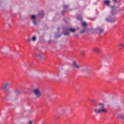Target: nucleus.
<instances>
[{
    "label": "nucleus",
    "instance_id": "1",
    "mask_svg": "<svg viewBox=\"0 0 124 124\" xmlns=\"http://www.w3.org/2000/svg\"><path fill=\"white\" fill-rule=\"evenodd\" d=\"M99 105L100 106V109H94V112H95L96 114H100L101 112H102L103 113H106V112H107V110L106 109V108H105V107H104V104L99 103Z\"/></svg>",
    "mask_w": 124,
    "mask_h": 124
},
{
    "label": "nucleus",
    "instance_id": "2",
    "mask_svg": "<svg viewBox=\"0 0 124 124\" xmlns=\"http://www.w3.org/2000/svg\"><path fill=\"white\" fill-rule=\"evenodd\" d=\"M70 31H71V32H75V31H76V30L73 28H69L68 27H65L63 29V33L64 35L68 36V35L70 34V33L69 32Z\"/></svg>",
    "mask_w": 124,
    "mask_h": 124
},
{
    "label": "nucleus",
    "instance_id": "3",
    "mask_svg": "<svg viewBox=\"0 0 124 124\" xmlns=\"http://www.w3.org/2000/svg\"><path fill=\"white\" fill-rule=\"evenodd\" d=\"M12 84L11 83L9 82H5L2 87V89L4 90V91H9L10 88H11Z\"/></svg>",
    "mask_w": 124,
    "mask_h": 124
},
{
    "label": "nucleus",
    "instance_id": "4",
    "mask_svg": "<svg viewBox=\"0 0 124 124\" xmlns=\"http://www.w3.org/2000/svg\"><path fill=\"white\" fill-rule=\"evenodd\" d=\"M106 21H107V22H108L109 23H114V22L116 21V18H115L114 16H108L106 18Z\"/></svg>",
    "mask_w": 124,
    "mask_h": 124
},
{
    "label": "nucleus",
    "instance_id": "5",
    "mask_svg": "<svg viewBox=\"0 0 124 124\" xmlns=\"http://www.w3.org/2000/svg\"><path fill=\"white\" fill-rule=\"evenodd\" d=\"M33 93L36 97L38 98L41 96V92H40V90L38 89H34L33 90Z\"/></svg>",
    "mask_w": 124,
    "mask_h": 124
},
{
    "label": "nucleus",
    "instance_id": "6",
    "mask_svg": "<svg viewBox=\"0 0 124 124\" xmlns=\"http://www.w3.org/2000/svg\"><path fill=\"white\" fill-rule=\"evenodd\" d=\"M72 66L74 67V68H78V69H79V68H81V67H82L81 65H79L77 64V63H76V61H74L73 62Z\"/></svg>",
    "mask_w": 124,
    "mask_h": 124
},
{
    "label": "nucleus",
    "instance_id": "7",
    "mask_svg": "<svg viewBox=\"0 0 124 124\" xmlns=\"http://www.w3.org/2000/svg\"><path fill=\"white\" fill-rule=\"evenodd\" d=\"M38 15L39 18H40V19H42V18L44 17L45 14L44 13V12L43 11H40V12H39Z\"/></svg>",
    "mask_w": 124,
    "mask_h": 124
},
{
    "label": "nucleus",
    "instance_id": "8",
    "mask_svg": "<svg viewBox=\"0 0 124 124\" xmlns=\"http://www.w3.org/2000/svg\"><path fill=\"white\" fill-rule=\"evenodd\" d=\"M82 26L84 27V29L80 32V33H84L86 31V29H87V23L83 22L82 23Z\"/></svg>",
    "mask_w": 124,
    "mask_h": 124
},
{
    "label": "nucleus",
    "instance_id": "9",
    "mask_svg": "<svg viewBox=\"0 0 124 124\" xmlns=\"http://www.w3.org/2000/svg\"><path fill=\"white\" fill-rule=\"evenodd\" d=\"M93 51L94 53H99V52L100 51V49H99V48L98 47H95L93 49Z\"/></svg>",
    "mask_w": 124,
    "mask_h": 124
},
{
    "label": "nucleus",
    "instance_id": "10",
    "mask_svg": "<svg viewBox=\"0 0 124 124\" xmlns=\"http://www.w3.org/2000/svg\"><path fill=\"white\" fill-rule=\"evenodd\" d=\"M97 31L99 32V33H102L103 31H104V29L101 27H98L97 29Z\"/></svg>",
    "mask_w": 124,
    "mask_h": 124
},
{
    "label": "nucleus",
    "instance_id": "11",
    "mask_svg": "<svg viewBox=\"0 0 124 124\" xmlns=\"http://www.w3.org/2000/svg\"><path fill=\"white\" fill-rule=\"evenodd\" d=\"M124 45L122 43H120L119 45H118V48L119 50H123V49H124Z\"/></svg>",
    "mask_w": 124,
    "mask_h": 124
},
{
    "label": "nucleus",
    "instance_id": "12",
    "mask_svg": "<svg viewBox=\"0 0 124 124\" xmlns=\"http://www.w3.org/2000/svg\"><path fill=\"white\" fill-rule=\"evenodd\" d=\"M110 1L109 0H106L104 2L105 4H106V5H107L108 6H110Z\"/></svg>",
    "mask_w": 124,
    "mask_h": 124
},
{
    "label": "nucleus",
    "instance_id": "13",
    "mask_svg": "<svg viewBox=\"0 0 124 124\" xmlns=\"http://www.w3.org/2000/svg\"><path fill=\"white\" fill-rule=\"evenodd\" d=\"M85 71H86V72H87V73H89V74H91V73H92V69H87L85 70Z\"/></svg>",
    "mask_w": 124,
    "mask_h": 124
},
{
    "label": "nucleus",
    "instance_id": "14",
    "mask_svg": "<svg viewBox=\"0 0 124 124\" xmlns=\"http://www.w3.org/2000/svg\"><path fill=\"white\" fill-rule=\"evenodd\" d=\"M20 93H21V92L18 90H16L15 92V94L16 95H18V94H20Z\"/></svg>",
    "mask_w": 124,
    "mask_h": 124
},
{
    "label": "nucleus",
    "instance_id": "15",
    "mask_svg": "<svg viewBox=\"0 0 124 124\" xmlns=\"http://www.w3.org/2000/svg\"><path fill=\"white\" fill-rule=\"evenodd\" d=\"M36 57L37 58H38L39 59V60H41V59H42V56H41V55L40 54H36Z\"/></svg>",
    "mask_w": 124,
    "mask_h": 124
},
{
    "label": "nucleus",
    "instance_id": "16",
    "mask_svg": "<svg viewBox=\"0 0 124 124\" xmlns=\"http://www.w3.org/2000/svg\"><path fill=\"white\" fill-rule=\"evenodd\" d=\"M31 18L32 20H35V19H36V16H35V15H32L31 16Z\"/></svg>",
    "mask_w": 124,
    "mask_h": 124
},
{
    "label": "nucleus",
    "instance_id": "17",
    "mask_svg": "<svg viewBox=\"0 0 124 124\" xmlns=\"http://www.w3.org/2000/svg\"><path fill=\"white\" fill-rule=\"evenodd\" d=\"M77 20L78 21H82V20H83V17L81 16H78L77 17Z\"/></svg>",
    "mask_w": 124,
    "mask_h": 124
},
{
    "label": "nucleus",
    "instance_id": "18",
    "mask_svg": "<svg viewBox=\"0 0 124 124\" xmlns=\"http://www.w3.org/2000/svg\"><path fill=\"white\" fill-rule=\"evenodd\" d=\"M63 8L64 9H68V5H63Z\"/></svg>",
    "mask_w": 124,
    "mask_h": 124
},
{
    "label": "nucleus",
    "instance_id": "19",
    "mask_svg": "<svg viewBox=\"0 0 124 124\" xmlns=\"http://www.w3.org/2000/svg\"><path fill=\"white\" fill-rule=\"evenodd\" d=\"M32 41H36V37L35 36H33L31 39Z\"/></svg>",
    "mask_w": 124,
    "mask_h": 124
},
{
    "label": "nucleus",
    "instance_id": "20",
    "mask_svg": "<svg viewBox=\"0 0 124 124\" xmlns=\"http://www.w3.org/2000/svg\"><path fill=\"white\" fill-rule=\"evenodd\" d=\"M66 10H63V11H62V15H64L65 13H66Z\"/></svg>",
    "mask_w": 124,
    "mask_h": 124
},
{
    "label": "nucleus",
    "instance_id": "21",
    "mask_svg": "<svg viewBox=\"0 0 124 124\" xmlns=\"http://www.w3.org/2000/svg\"><path fill=\"white\" fill-rule=\"evenodd\" d=\"M33 24L35 25V26H36V25H37V22L36 21H35V20H33Z\"/></svg>",
    "mask_w": 124,
    "mask_h": 124
},
{
    "label": "nucleus",
    "instance_id": "22",
    "mask_svg": "<svg viewBox=\"0 0 124 124\" xmlns=\"http://www.w3.org/2000/svg\"><path fill=\"white\" fill-rule=\"evenodd\" d=\"M111 14H112V15H115V14H117V13H114V11H111Z\"/></svg>",
    "mask_w": 124,
    "mask_h": 124
},
{
    "label": "nucleus",
    "instance_id": "23",
    "mask_svg": "<svg viewBox=\"0 0 124 124\" xmlns=\"http://www.w3.org/2000/svg\"><path fill=\"white\" fill-rule=\"evenodd\" d=\"M61 36H62V35L57 36V35H55V38H59V37H61Z\"/></svg>",
    "mask_w": 124,
    "mask_h": 124
},
{
    "label": "nucleus",
    "instance_id": "24",
    "mask_svg": "<svg viewBox=\"0 0 124 124\" xmlns=\"http://www.w3.org/2000/svg\"><path fill=\"white\" fill-rule=\"evenodd\" d=\"M85 51H82L81 52L82 56H85Z\"/></svg>",
    "mask_w": 124,
    "mask_h": 124
},
{
    "label": "nucleus",
    "instance_id": "25",
    "mask_svg": "<svg viewBox=\"0 0 124 124\" xmlns=\"http://www.w3.org/2000/svg\"><path fill=\"white\" fill-rule=\"evenodd\" d=\"M118 0H113V1L114 3H116V2H117Z\"/></svg>",
    "mask_w": 124,
    "mask_h": 124
},
{
    "label": "nucleus",
    "instance_id": "26",
    "mask_svg": "<svg viewBox=\"0 0 124 124\" xmlns=\"http://www.w3.org/2000/svg\"><path fill=\"white\" fill-rule=\"evenodd\" d=\"M29 124H32V122L30 121Z\"/></svg>",
    "mask_w": 124,
    "mask_h": 124
},
{
    "label": "nucleus",
    "instance_id": "27",
    "mask_svg": "<svg viewBox=\"0 0 124 124\" xmlns=\"http://www.w3.org/2000/svg\"><path fill=\"white\" fill-rule=\"evenodd\" d=\"M28 41H30V40H31V39L29 38V39H28Z\"/></svg>",
    "mask_w": 124,
    "mask_h": 124
},
{
    "label": "nucleus",
    "instance_id": "28",
    "mask_svg": "<svg viewBox=\"0 0 124 124\" xmlns=\"http://www.w3.org/2000/svg\"><path fill=\"white\" fill-rule=\"evenodd\" d=\"M90 101H93V100H90Z\"/></svg>",
    "mask_w": 124,
    "mask_h": 124
}]
</instances>
